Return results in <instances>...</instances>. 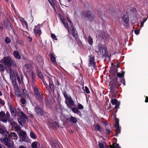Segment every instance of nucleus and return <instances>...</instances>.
<instances>
[{"label":"nucleus","instance_id":"393cba45","mask_svg":"<svg viewBox=\"0 0 148 148\" xmlns=\"http://www.w3.org/2000/svg\"><path fill=\"white\" fill-rule=\"evenodd\" d=\"M13 55L14 57L16 59H20L21 58V56L17 51H15L13 53Z\"/></svg>","mask_w":148,"mask_h":148},{"label":"nucleus","instance_id":"69168bd1","mask_svg":"<svg viewBox=\"0 0 148 148\" xmlns=\"http://www.w3.org/2000/svg\"><path fill=\"white\" fill-rule=\"evenodd\" d=\"M113 66L115 68H116V69H117L118 68L119 66V65L117 63L116 65H114Z\"/></svg>","mask_w":148,"mask_h":148},{"label":"nucleus","instance_id":"49530a36","mask_svg":"<svg viewBox=\"0 0 148 148\" xmlns=\"http://www.w3.org/2000/svg\"><path fill=\"white\" fill-rule=\"evenodd\" d=\"M84 108V107L81 104H80L79 103H78L77 108L78 109H82Z\"/></svg>","mask_w":148,"mask_h":148},{"label":"nucleus","instance_id":"6e6552de","mask_svg":"<svg viewBox=\"0 0 148 148\" xmlns=\"http://www.w3.org/2000/svg\"><path fill=\"white\" fill-rule=\"evenodd\" d=\"M89 57V63L88 66L90 67H92L94 69L95 68L96 62L95 61V58L94 56L92 55L88 56Z\"/></svg>","mask_w":148,"mask_h":148},{"label":"nucleus","instance_id":"a19ab883","mask_svg":"<svg viewBox=\"0 0 148 148\" xmlns=\"http://www.w3.org/2000/svg\"><path fill=\"white\" fill-rule=\"evenodd\" d=\"M11 63V65L12 64L14 68H16L17 67L16 62L14 59H12Z\"/></svg>","mask_w":148,"mask_h":148},{"label":"nucleus","instance_id":"4d7b16f0","mask_svg":"<svg viewBox=\"0 0 148 148\" xmlns=\"http://www.w3.org/2000/svg\"><path fill=\"white\" fill-rule=\"evenodd\" d=\"M4 70V67L3 66L0 64V71H3Z\"/></svg>","mask_w":148,"mask_h":148},{"label":"nucleus","instance_id":"ea45409f","mask_svg":"<svg viewBox=\"0 0 148 148\" xmlns=\"http://www.w3.org/2000/svg\"><path fill=\"white\" fill-rule=\"evenodd\" d=\"M41 26L40 24H38L37 25L35 26L34 30H41L40 29Z\"/></svg>","mask_w":148,"mask_h":148},{"label":"nucleus","instance_id":"6e6d98bb","mask_svg":"<svg viewBox=\"0 0 148 148\" xmlns=\"http://www.w3.org/2000/svg\"><path fill=\"white\" fill-rule=\"evenodd\" d=\"M21 103L22 104H24L25 103L26 100L24 98H21Z\"/></svg>","mask_w":148,"mask_h":148},{"label":"nucleus","instance_id":"37998d69","mask_svg":"<svg viewBox=\"0 0 148 148\" xmlns=\"http://www.w3.org/2000/svg\"><path fill=\"white\" fill-rule=\"evenodd\" d=\"M41 80L42 81L43 83L45 85V86H46V87L47 88H49L48 87V84L46 83V81L45 80V79L44 78H43V79H41Z\"/></svg>","mask_w":148,"mask_h":148},{"label":"nucleus","instance_id":"dca6fc26","mask_svg":"<svg viewBox=\"0 0 148 148\" xmlns=\"http://www.w3.org/2000/svg\"><path fill=\"white\" fill-rule=\"evenodd\" d=\"M10 114L9 112L8 111L6 112V116L4 118L2 119H1V121L3 123H6L7 121L10 120Z\"/></svg>","mask_w":148,"mask_h":148},{"label":"nucleus","instance_id":"052dcab7","mask_svg":"<svg viewBox=\"0 0 148 148\" xmlns=\"http://www.w3.org/2000/svg\"><path fill=\"white\" fill-rule=\"evenodd\" d=\"M139 32L140 30L138 29L135 30H134V33L136 35L138 34L139 33Z\"/></svg>","mask_w":148,"mask_h":148},{"label":"nucleus","instance_id":"423d86ee","mask_svg":"<svg viewBox=\"0 0 148 148\" xmlns=\"http://www.w3.org/2000/svg\"><path fill=\"white\" fill-rule=\"evenodd\" d=\"M49 142L53 148H60V143L56 139L51 137Z\"/></svg>","mask_w":148,"mask_h":148},{"label":"nucleus","instance_id":"72a5a7b5","mask_svg":"<svg viewBox=\"0 0 148 148\" xmlns=\"http://www.w3.org/2000/svg\"><path fill=\"white\" fill-rule=\"evenodd\" d=\"M88 42L90 45H92L93 43V40L92 38L90 36L88 37Z\"/></svg>","mask_w":148,"mask_h":148},{"label":"nucleus","instance_id":"2f4dec72","mask_svg":"<svg viewBox=\"0 0 148 148\" xmlns=\"http://www.w3.org/2000/svg\"><path fill=\"white\" fill-rule=\"evenodd\" d=\"M71 110L75 113H78L79 112H80V111L78 109L75 107H73Z\"/></svg>","mask_w":148,"mask_h":148},{"label":"nucleus","instance_id":"79ce46f5","mask_svg":"<svg viewBox=\"0 0 148 148\" xmlns=\"http://www.w3.org/2000/svg\"><path fill=\"white\" fill-rule=\"evenodd\" d=\"M31 75L32 78V81L33 82H34L35 81V78L36 77L35 74L33 71H32L31 72Z\"/></svg>","mask_w":148,"mask_h":148},{"label":"nucleus","instance_id":"7ed1b4c3","mask_svg":"<svg viewBox=\"0 0 148 148\" xmlns=\"http://www.w3.org/2000/svg\"><path fill=\"white\" fill-rule=\"evenodd\" d=\"M34 96L37 101L40 103H42L43 101V94L41 92L40 90L36 86H34Z\"/></svg>","mask_w":148,"mask_h":148},{"label":"nucleus","instance_id":"3c124183","mask_svg":"<svg viewBox=\"0 0 148 148\" xmlns=\"http://www.w3.org/2000/svg\"><path fill=\"white\" fill-rule=\"evenodd\" d=\"M104 56H105V57H108V58H110V57H111V55H109L108 52V51H105V52L104 53Z\"/></svg>","mask_w":148,"mask_h":148},{"label":"nucleus","instance_id":"680f3d73","mask_svg":"<svg viewBox=\"0 0 148 148\" xmlns=\"http://www.w3.org/2000/svg\"><path fill=\"white\" fill-rule=\"evenodd\" d=\"M55 80L56 82L57 85L58 86H59L60 84L59 82V81H58V79H57L55 77Z\"/></svg>","mask_w":148,"mask_h":148},{"label":"nucleus","instance_id":"ddd939ff","mask_svg":"<svg viewBox=\"0 0 148 148\" xmlns=\"http://www.w3.org/2000/svg\"><path fill=\"white\" fill-rule=\"evenodd\" d=\"M3 25H4L8 29L10 30V28L13 30V29L12 28L10 23V22L9 21L8 19L6 20H4L3 21ZM13 32H14V31Z\"/></svg>","mask_w":148,"mask_h":148},{"label":"nucleus","instance_id":"de8ad7c7","mask_svg":"<svg viewBox=\"0 0 148 148\" xmlns=\"http://www.w3.org/2000/svg\"><path fill=\"white\" fill-rule=\"evenodd\" d=\"M106 130L105 131V132H106V134L107 135H108V136L109 135H110V133L111 132H111V131L110 130L108 129L107 128H106Z\"/></svg>","mask_w":148,"mask_h":148},{"label":"nucleus","instance_id":"f3484780","mask_svg":"<svg viewBox=\"0 0 148 148\" xmlns=\"http://www.w3.org/2000/svg\"><path fill=\"white\" fill-rule=\"evenodd\" d=\"M114 127L115 129V136L116 137L118 136V134H120L121 132V127L119 126H114Z\"/></svg>","mask_w":148,"mask_h":148},{"label":"nucleus","instance_id":"bb28decb","mask_svg":"<svg viewBox=\"0 0 148 148\" xmlns=\"http://www.w3.org/2000/svg\"><path fill=\"white\" fill-rule=\"evenodd\" d=\"M69 121L73 123H75L77 122V119L74 117L71 116L69 119Z\"/></svg>","mask_w":148,"mask_h":148},{"label":"nucleus","instance_id":"a18cd8bd","mask_svg":"<svg viewBox=\"0 0 148 148\" xmlns=\"http://www.w3.org/2000/svg\"><path fill=\"white\" fill-rule=\"evenodd\" d=\"M5 115V112L3 111L0 112V117H1L2 119L4 118V117Z\"/></svg>","mask_w":148,"mask_h":148},{"label":"nucleus","instance_id":"f03ea898","mask_svg":"<svg viewBox=\"0 0 148 148\" xmlns=\"http://www.w3.org/2000/svg\"><path fill=\"white\" fill-rule=\"evenodd\" d=\"M119 82L118 81L117 77H115L112 79V80L110 82V92L113 94H116L117 92V89L121 84L119 83Z\"/></svg>","mask_w":148,"mask_h":148},{"label":"nucleus","instance_id":"5701e85b","mask_svg":"<svg viewBox=\"0 0 148 148\" xmlns=\"http://www.w3.org/2000/svg\"><path fill=\"white\" fill-rule=\"evenodd\" d=\"M103 129V128L102 127H101L99 124H97L95 127V128L94 130L96 131H99L100 132H102Z\"/></svg>","mask_w":148,"mask_h":148},{"label":"nucleus","instance_id":"bf43d9fd","mask_svg":"<svg viewBox=\"0 0 148 148\" xmlns=\"http://www.w3.org/2000/svg\"><path fill=\"white\" fill-rule=\"evenodd\" d=\"M0 103L2 105H3L5 104V102L2 99H0Z\"/></svg>","mask_w":148,"mask_h":148},{"label":"nucleus","instance_id":"e433bc0d","mask_svg":"<svg viewBox=\"0 0 148 148\" xmlns=\"http://www.w3.org/2000/svg\"><path fill=\"white\" fill-rule=\"evenodd\" d=\"M5 41L7 44H9L11 42V40L8 37H6L5 39Z\"/></svg>","mask_w":148,"mask_h":148},{"label":"nucleus","instance_id":"f704fd0d","mask_svg":"<svg viewBox=\"0 0 148 148\" xmlns=\"http://www.w3.org/2000/svg\"><path fill=\"white\" fill-rule=\"evenodd\" d=\"M21 116H20V117H22L24 118H25L26 119H28V117L23 112H20Z\"/></svg>","mask_w":148,"mask_h":148},{"label":"nucleus","instance_id":"c85d7f7f","mask_svg":"<svg viewBox=\"0 0 148 148\" xmlns=\"http://www.w3.org/2000/svg\"><path fill=\"white\" fill-rule=\"evenodd\" d=\"M99 36L100 38H101L102 39L106 38V36L105 32H101L99 34Z\"/></svg>","mask_w":148,"mask_h":148},{"label":"nucleus","instance_id":"338daca9","mask_svg":"<svg viewBox=\"0 0 148 148\" xmlns=\"http://www.w3.org/2000/svg\"><path fill=\"white\" fill-rule=\"evenodd\" d=\"M145 102L147 103L148 102V97L146 96V97L145 100Z\"/></svg>","mask_w":148,"mask_h":148},{"label":"nucleus","instance_id":"2eb2a0df","mask_svg":"<svg viewBox=\"0 0 148 148\" xmlns=\"http://www.w3.org/2000/svg\"><path fill=\"white\" fill-rule=\"evenodd\" d=\"M49 86L51 91L54 92L55 90V86L51 78L49 79Z\"/></svg>","mask_w":148,"mask_h":148},{"label":"nucleus","instance_id":"39448f33","mask_svg":"<svg viewBox=\"0 0 148 148\" xmlns=\"http://www.w3.org/2000/svg\"><path fill=\"white\" fill-rule=\"evenodd\" d=\"M92 11L90 10L86 11L84 14L85 18L90 21H92L95 17L94 14H92Z\"/></svg>","mask_w":148,"mask_h":148},{"label":"nucleus","instance_id":"603ef678","mask_svg":"<svg viewBox=\"0 0 148 148\" xmlns=\"http://www.w3.org/2000/svg\"><path fill=\"white\" fill-rule=\"evenodd\" d=\"M52 124L54 127H57L58 125V123L56 121H53L52 123Z\"/></svg>","mask_w":148,"mask_h":148},{"label":"nucleus","instance_id":"9b49d317","mask_svg":"<svg viewBox=\"0 0 148 148\" xmlns=\"http://www.w3.org/2000/svg\"><path fill=\"white\" fill-rule=\"evenodd\" d=\"M34 110L36 112V114L38 115L42 116L44 114L43 109L39 106H36L34 108Z\"/></svg>","mask_w":148,"mask_h":148},{"label":"nucleus","instance_id":"774afa93","mask_svg":"<svg viewBox=\"0 0 148 148\" xmlns=\"http://www.w3.org/2000/svg\"><path fill=\"white\" fill-rule=\"evenodd\" d=\"M19 148H26V147L23 146L21 145L19 147Z\"/></svg>","mask_w":148,"mask_h":148},{"label":"nucleus","instance_id":"0eeeda50","mask_svg":"<svg viewBox=\"0 0 148 148\" xmlns=\"http://www.w3.org/2000/svg\"><path fill=\"white\" fill-rule=\"evenodd\" d=\"M125 72L123 71H122L121 73H117V76L115 77L119 78V81L124 86L125 85V82L124 78V75Z\"/></svg>","mask_w":148,"mask_h":148},{"label":"nucleus","instance_id":"8fccbe9b","mask_svg":"<svg viewBox=\"0 0 148 148\" xmlns=\"http://www.w3.org/2000/svg\"><path fill=\"white\" fill-rule=\"evenodd\" d=\"M84 91L87 94H89L90 93L89 89L87 86H86L85 87Z\"/></svg>","mask_w":148,"mask_h":148},{"label":"nucleus","instance_id":"4468645a","mask_svg":"<svg viewBox=\"0 0 148 148\" xmlns=\"http://www.w3.org/2000/svg\"><path fill=\"white\" fill-rule=\"evenodd\" d=\"M10 111L12 116H15L16 115V110L15 108L12 105L10 104L9 106Z\"/></svg>","mask_w":148,"mask_h":148},{"label":"nucleus","instance_id":"c756f323","mask_svg":"<svg viewBox=\"0 0 148 148\" xmlns=\"http://www.w3.org/2000/svg\"><path fill=\"white\" fill-rule=\"evenodd\" d=\"M13 119H10L8 120V122L10 123L12 126L14 127L17 125V123L15 121H13Z\"/></svg>","mask_w":148,"mask_h":148},{"label":"nucleus","instance_id":"e2e57ef3","mask_svg":"<svg viewBox=\"0 0 148 148\" xmlns=\"http://www.w3.org/2000/svg\"><path fill=\"white\" fill-rule=\"evenodd\" d=\"M29 117L31 119H33L34 117L33 115L32 114L29 113Z\"/></svg>","mask_w":148,"mask_h":148},{"label":"nucleus","instance_id":"20e7f679","mask_svg":"<svg viewBox=\"0 0 148 148\" xmlns=\"http://www.w3.org/2000/svg\"><path fill=\"white\" fill-rule=\"evenodd\" d=\"M18 134L23 141L25 142H28V137L27 136L26 132L24 130H21L17 132Z\"/></svg>","mask_w":148,"mask_h":148},{"label":"nucleus","instance_id":"a878e982","mask_svg":"<svg viewBox=\"0 0 148 148\" xmlns=\"http://www.w3.org/2000/svg\"><path fill=\"white\" fill-rule=\"evenodd\" d=\"M123 22L126 24H127L129 23V18L128 16L125 15L122 18Z\"/></svg>","mask_w":148,"mask_h":148},{"label":"nucleus","instance_id":"864d4df0","mask_svg":"<svg viewBox=\"0 0 148 148\" xmlns=\"http://www.w3.org/2000/svg\"><path fill=\"white\" fill-rule=\"evenodd\" d=\"M51 37L53 38L54 40H57V38L55 35L53 34H51Z\"/></svg>","mask_w":148,"mask_h":148},{"label":"nucleus","instance_id":"58836bf2","mask_svg":"<svg viewBox=\"0 0 148 148\" xmlns=\"http://www.w3.org/2000/svg\"><path fill=\"white\" fill-rule=\"evenodd\" d=\"M115 120V125L114 126H119V119L115 117L114 118Z\"/></svg>","mask_w":148,"mask_h":148},{"label":"nucleus","instance_id":"473e14b6","mask_svg":"<svg viewBox=\"0 0 148 148\" xmlns=\"http://www.w3.org/2000/svg\"><path fill=\"white\" fill-rule=\"evenodd\" d=\"M30 135L31 138L33 139H35L36 138V136L35 133L33 131H31Z\"/></svg>","mask_w":148,"mask_h":148},{"label":"nucleus","instance_id":"f257e3e1","mask_svg":"<svg viewBox=\"0 0 148 148\" xmlns=\"http://www.w3.org/2000/svg\"><path fill=\"white\" fill-rule=\"evenodd\" d=\"M62 92L65 99V102L67 107L69 109L71 108L75 104L71 96L68 95L67 92L65 90L62 91Z\"/></svg>","mask_w":148,"mask_h":148},{"label":"nucleus","instance_id":"412c9836","mask_svg":"<svg viewBox=\"0 0 148 148\" xmlns=\"http://www.w3.org/2000/svg\"><path fill=\"white\" fill-rule=\"evenodd\" d=\"M31 147L32 148H39V147H40V145L38 142L36 141L32 143Z\"/></svg>","mask_w":148,"mask_h":148},{"label":"nucleus","instance_id":"1a4fd4ad","mask_svg":"<svg viewBox=\"0 0 148 148\" xmlns=\"http://www.w3.org/2000/svg\"><path fill=\"white\" fill-rule=\"evenodd\" d=\"M12 59L10 57H5L3 59L4 64L8 67L11 66V62Z\"/></svg>","mask_w":148,"mask_h":148},{"label":"nucleus","instance_id":"c9c22d12","mask_svg":"<svg viewBox=\"0 0 148 148\" xmlns=\"http://www.w3.org/2000/svg\"><path fill=\"white\" fill-rule=\"evenodd\" d=\"M34 33L35 35H38L41 34V30H34Z\"/></svg>","mask_w":148,"mask_h":148},{"label":"nucleus","instance_id":"0e129e2a","mask_svg":"<svg viewBox=\"0 0 148 148\" xmlns=\"http://www.w3.org/2000/svg\"><path fill=\"white\" fill-rule=\"evenodd\" d=\"M110 74L112 75L113 76H114L116 75V73H115V72H110Z\"/></svg>","mask_w":148,"mask_h":148},{"label":"nucleus","instance_id":"cd10ccee","mask_svg":"<svg viewBox=\"0 0 148 148\" xmlns=\"http://www.w3.org/2000/svg\"><path fill=\"white\" fill-rule=\"evenodd\" d=\"M21 21L23 23L22 24L23 26H24V25H25V27L27 28H28V24L26 21L24 19V18H21Z\"/></svg>","mask_w":148,"mask_h":148},{"label":"nucleus","instance_id":"aec40b11","mask_svg":"<svg viewBox=\"0 0 148 148\" xmlns=\"http://www.w3.org/2000/svg\"><path fill=\"white\" fill-rule=\"evenodd\" d=\"M50 55L51 57V60L52 62L55 63L56 62V55L54 53L51 52L50 53Z\"/></svg>","mask_w":148,"mask_h":148},{"label":"nucleus","instance_id":"6ab92c4d","mask_svg":"<svg viewBox=\"0 0 148 148\" xmlns=\"http://www.w3.org/2000/svg\"><path fill=\"white\" fill-rule=\"evenodd\" d=\"M36 72L37 76L41 80L43 79L44 78L40 70L37 69Z\"/></svg>","mask_w":148,"mask_h":148},{"label":"nucleus","instance_id":"7c9ffc66","mask_svg":"<svg viewBox=\"0 0 148 148\" xmlns=\"http://www.w3.org/2000/svg\"><path fill=\"white\" fill-rule=\"evenodd\" d=\"M62 22L63 23L64 27H65L67 29L68 31L69 32V31L68 28V25L66 21V20H63L62 21Z\"/></svg>","mask_w":148,"mask_h":148},{"label":"nucleus","instance_id":"c03bdc74","mask_svg":"<svg viewBox=\"0 0 148 148\" xmlns=\"http://www.w3.org/2000/svg\"><path fill=\"white\" fill-rule=\"evenodd\" d=\"M23 93L25 96H28V94L27 93V91L25 89H24L23 91Z\"/></svg>","mask_w":148,"mask_h":148},{"label":"nucleus","instance_id":"9d476101","mask_svg":"<svg viewBox=\"0 0 148 148\" xmlns=\"http://www.w3.org/2000/svg\"><path fill=\"white\" fill-rule=\"evenodd\" d=\"M111 102L112 105H115L114 109L115 111V113H116L118 110L117 109L119 107L120 102V101H118L117 99H114L111 100Z\"/></svg>","mask_w":148,"mask_h":148},{"label":"nucleus","instance_id":"4be33fe9","mask_svg":"<svg viewBox=\"0 0 148 148\" xmlns=\"http://www.w3.org/2000/svg\"><path fill=\"white\" fill-rule=\"evenodd\" d=\"M26 119L25 118H24L22 117H20L18 119V121L19 124L21 125H22L23 123H25L26 122Z\"/></svg>","mask_w":148,"mask_h":148},{"label":"nucleus","instance_id":"4c0bfd02","mask_svg":"<svg viewBox=\"0 0 148 148\" xmlns=\"http://www.w3.org/2000/svg\"><path fill=\"white\" fill-rule=\"evenodd\" d=\"M118 71V69L116 68H115L113 66L112 67V69H110V72H115V73H116Z\"/></svg>","mask_w":148,"mask_h":148},{"label":"nucleus","instance_id":"09e8293b","mask_svg":"<svg viewBox=\"0 0 148 148\" xmlns=\"http://www.w3.org/2000/svg\"><path fill=\"white\" fill-rule=\"evenodd\" d=\"M10 136L12 137H17V135L16 133L14 132L11 133Z\"/></svg>","mask_w":148,"mask_h":148},{"label":"nucleus","instance_id":"b1692460","mask_svg":"<svg viewBox=\"0 0 148 148\" xmlns=\"http://www.w3.org/2000/svg\"><path fill=\"white\" fill-rule=\"evenodd\" d=\"M6 131V129L4 125L0 124V133L4 134Z\"/></svg>","mask_w":148,"mask_h":148},{"label":"nucleus","instance_id":"5fc2aeb1","mask_svg":"<svg viewBox=\"0 0 148 148\" xmlns=\"http://www.w3.org/2000/svg\"><path fill=\"white\" fill-rule=\"evenodd\" d=\"M14 128L15 129L18 131H19V132L21 130L20 127L17 126H15L14 127Z\"/></svg>","mask_w":148,"mask_h":148},{"label":"nucleus","instance_id":"13d9d810","mask_svg":"<svg viewBox=\"0 0 148 148\" xmlns=\"http://www.w3.org/2000/svg\"><path fill=\"white\" fill-rule=\"evenodd\" d=\"M98 145L99 148H104L103 145L101 143H99Z\"/></svg>","mask_w":148,"mask_h":148},{"label":"nucleus","instance_id":"a211bd4d","mask_svg":"<svg viewBox=\"0 0 148 148\" xmlns=\"http://www.w3.org/2000/svg\"><path fill=\"white\" fill-rule=\"evenodd\" d=\"M114 140H115L116 143V145H115V143L114 142L112 145H110V148H121L119 146V144L116 143V141L117 140V139L115 138H114L113 139Z\"/></svg>","mask_w":148,"mask_h":148},{"label":"nucleus","instance_id":"f8f14e48","mask_svg":"<svg viewBox=\"0 0 148 148\" xmlns=\"http://www.w3.org/2000/svg\"><path fill=\"white\" fill-rule=\"evenodd\" d=\"M71 31L73 36L75 38V39L77 41L78 40H80L77 35V34L76 29L74 28L73 26H72V25H71Z\"/></svg>","mask_w":148,"mask_h":148}]
</instances>
